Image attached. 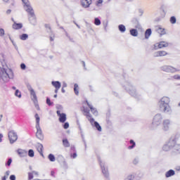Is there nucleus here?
Instances as JSON below:
<instances>
[{"mask_svg":"<svg viewBox=\"0 0 180 180\" xmlns=\"http://www.w3.org/2000/svg\"><path fill=\"white\" fill-rule=\"evenodd\" d=\"M63 144L64 147H70V142H68V140H67V139L63 140Z\"/></svg>","mask_w":180,"mask_h":180,"instance_id":"72a5a7b5","label":"nucleus"},{"mask_svg":"<svg viewBox=\"0 0 180 180\" xmlns=\"http://www.w3.org/2000/svg\"><path fill=\"white\" fill-rule=\"evenodd\" d=\"M176 146H180V144H176V142H175L174 146H173L174 152L178 154L180 153V148H176Z\"/></svg>","mask_w":180,"mask_h":180,"instance_id":"c85d7f7f","label":"nucleus"},{"mask_svg":"<svg viewBox=\"0 0 180 180\" xmlns=\"http://www.w3.org/2000/svg\"><path fill=\"white\" fill-rule=\"evenodd\" d=\"M12 12V11L11 10V9H8V10H7V11H6V13L8 14V15H9V13H11Z\"/></svg>","mask_w":180,"mask_h":180,"instance_id":"13d9d810","label":"nucleus"},{"mask_svg":"<svg viewBox=\"0 0 180 180\" xmlns=\"http://www.w3.org/2000/svg\"><path fill=\"white\" fill-rule=\"evenodd\" d=\"M124 88H125L126 91L129 92L131 96H134V98H139L140 95L136 91V88H134L129 82H125L123 84Z\"/></svg>","mask_w":180,"mask_h":180,"instance_id":"20e7f679","label":"nucleus"},{"mask_svg":"<svg viewBox=\"0 0 180 180\" xmlns=\"http://www.w3.org/2000/svg\"><path fill=\"white\" fill-rule=\"evenodd\" d=\"M21 70H26V65L25 63H22L20 65Z\"/></svg>","mask_w":180,"mask_h":180,"instance_id":"de8ad7c7","label":"nucleus"},{"mask_svg":"<svg viewBox=\"0 0 180 180\" xmlns=\"http://www.w3.org/2000/svg\"><path fill=\"white\" fill-rule=\"evenodd\" d=\"M124 180H134V175L129 174Z\"/></svg>","mask_w":180,"mask_h":180,"instance_id":"e433bc0d","label":"nucleus"},{"mask_svg":"<svg viewBox=\"0 0 180 180\" xmlns=\"http://www.w3.org/2000/svg\"><path fill=\"white\" fill-rule=\"evenodd\" d=\"M33 173H34V172H33L32 173H28V179L29 180H32L33 179Z\"/></svg>","mask_w":180,"mask_h":180,"instance_id":"37998d69","label":"nucleus"},{"mask_svg":"<svg viewBox=\"0 0 180 180\" xmlns=\"http://www.w3.org/2000/svg\"><path fill=\"white\" fill-rule=\"evenodd\" d=\"M4 117L3 115H0V122H2V118Z\"/></svg>","mask_w":180,"mask_h":180,"instance_id":"680f3d73","label":"nucleus"},{"mask_svg":"<svg viewBox=\"0 0 180 180\" xmlns=\"http://www.w3.org/2000/svg\"><path fill=\"white\" fill-rule=\"evenodd\" d=\"M4 137V135L2 134H0V143H2V138Z\"/></svg>","mask_w":180,"mask_h":180,"instance_id":"6e6d98bb","label":"nucleus"},{"mask_svg":"<svg viewBox=\"0 0 180 180\" xmlns=\"http://www.w3.org/2000/svg\"><path fill=\"white\" fill-rule=\"evenodd\" d=\"M6 178H8V176H4L2 178V180H6Z\"/></svg>","mask_w":180,"mask_h":180,"instance_id":"774afa93","label":"nucleus"},{"mask_svg":"<svg viewBox=\"0 0 180 180\" xmlns=\"http://www.w3.org/2000/svg\"><path fill=\"white\" fill-rule=\"evenodd\" d=\"M10 180H16V176L13 174L10 176Z\"/></svg>","mask_w":180,"mask_h":180,"instance_id":"3c124183","label":"nucleus"},{"mask_svg":"<svg viewBox=\"0 0 180 180\" xmlns=\"http://www.w3.org/2000/svg\"><path fill=\"white\" fill-rule=\"evenodd\" d=\"M22 27H23V25H22V23H14L13 25V28L15 30L22 29Z\"/></svg>","mask_w":180,"mask_h":180,"instance_id":"cd10ccee","label":"nucleus"},{"mask_svg":"<svg viewBox=\"0 0 180 180\" xmlns=\"http://www.w3.org/2000/svg\"><path fill=\"white\" fill-rule=\"evenodd\" d=\"M133 164H134V165H137V164H139V158H136L134 159Z\"/></svg>","mask_w":180,"mask_h":180,"instance_id":"a18cd8bd","label":"nucleus"},{"mask_svg":"<svg viewBox=\"0 0 180 180\" xmlns=\"http://www.w3.org/2000/svg\"><path fill=\"white\" fill-rule=\"evenodd\" d=\"M94 24L96 25V26H99L101 25V20H99V18H96L94 19Z\"/></svg>","mask_w":180,"mask_h":180,"instance_id":"4c0bfd02","label":"nucleus"},{"mask_svg":"<svg viewBox=\"0 0 180 180\" xmlns=\"http://www.w3.org/2000/svg\"><path fill=\"white\" fill-rule=\"evenodd\" d=\"M83 109L84 112V116L86 117V119H88V120L90 122L91 126H94V127H96V129L98 131H102V127H101V125L99 124V123H98V122H96L95 120L92 118V115H91V113H89V109L85 107H83Z\"/></svg>","mask_w":180,"mask_h":180,"instance_id":"7ed1b4c3","label":"nucleus"},{"mask_svg":"<svg viewBox=\"0 0 180 180\" xmlns=\"http://www.w3.org/2000/svg\"><path fill=\"white\" fill-rule=\"evenodd\" d=\"M86 103L87 104V105L89 106V108H90L91 111L92 112L93 115H94V116H98V110H96V108H94L92 106V105H91L88 101H86Z\"/></svg>","mask_w":180,"mask_h":180,"instance_id":"f3484780","label":"nucleus"},{"mask_svg":"<svg viewBox=\"0 0 180 180\" xmlns=\"http://www.w3.org/2000/svg\"><path fill=\"white\" fill-rule=\"evenodd\" d=\"M62 93H63V94H65V89H64L63 87H62Z\"/></svg>","mask_w":180,"mask_h":180,"instance_id":"e2e57ef3","label":"nucleus"},{"mask_svg":"<svg viewBox=\"0 0 180 180\" xmlns=\"http://www.w3.org/2000/svg\"><path fill=\"white\" fill-rule=\"evenodd\" d=\"M102 4H103V0H98L96 2V6H102Z\"/></svg>","mask_w":180,"mask_h":180,"instance_id":"a19ab883","label":"nucleus"},{"mask_svg":"<svg viewBox=\"0 0 180 180\" xmlns=\"http://www.w3.org/2000/svg\"><path fill=\"white\" fill-rule=\"evenodd\" d=\"M58 89H55V94H58Z\"/></svg>","mask_w":180,"mask_h":180,"instance_id":"0e129e2a","label":"nucleus"},{"mask_svg":"<svg viewBox=\"0 0 180 180\" xmlns=\"http://www.w3.org/2000/svg\"><path fill=\"white\" fill-rule=\"evenodd\" d=\"M17 153L20 157H26L27 155V151L23 149L17 150Z\"/></svg>","mask_w":180,"mask_h":180,"instance_id":"a211bd4d","label":"nucleus"},{"mask_svg":"<svg viewBox=\"0 0 180 180\" xmlns=\"http://www.w3.org/2000/svg\"><path fill=\"white\" fill-rule=\"evenodd\" d=\"M57 109H63V106L58 105V106L57 107Z\"/></svg>","mask_w":180,"mask_h":180,"instance_id":"338daca9","label":"nucleus"},{"mask_svg":"<svg viewBox=\"0 0 180 180\" xmlns=\"http://www.w3.org/2000/svg\"><path fill=\"white\" fill-rule=\"evenodd\" d=\"M29 20L32 25H36V15L34 13V18L32 15H29Z\"/></svg>","mask_w":180,"mask_h":180,"instance_id":"b1692460","label":"nucleus"},{"mask_svg":"<svg viewBox=\"0 0 180 180\" xmlns=\"http://www.w3.org/2000/svg\"><path fill=\"white\" fill-rule=\"evenodd\" d=\"M173 78L174 79H180V75H174Z\"/></svg>","mask_w":180,"mask_h":180,"instance_id":"8fccbe9b","label":"nucleus"},{"mask_svg":"<svg viewBox=\"0 0 180 180\" xmlns=\"http://www.w3.org/2000/svg\"><path fill=\"white\" fill-rule=\"evenodd\" d=\"M72 157V158H77V153H73Z\"/></svg>","mask_w":180,"mask_h":180,"instance_id":"4d7b16f0","label":"nucleus"},{"mask_svg":"<svg viewBox=\"0 0 180 180\" xmlns=\"http://www.w3.org/2000/svg\"><path fill=\"white\" fill-rule=\"evenodd\" d=\"M151 29H148L145 32V39H150V37L151 36Z\"/></svg>","mask_w":180,"mask_h":180,"instance_id":"a878e982","label":"nucleus"},{"mask_svg":"<svg viewBox=\"0 0 180 180\" xmlns=\"http://www.w3.org/2000/svg\"><path fill=\"white\" fill-rule=\"evenodd\" d=\"M48 158L51 162H54V161H56V157L51 153L49 155Z\"/></svg>","mask_w":180,"mask_h":180,"instance_id":"c756f323","label":"nucleus"},{"mask_svg":"<svg viewBox=\"0 0 180 180\" xmlns=\"http://www.w3.org/2000/svg\"><path fill=\"white\" fill-rule=\"evenodd\" d=\"M11 1V5L13 6L15 5V1L13 0H10Z\"/></svg>","mask_w":180,"mask_h":180,"instance_id":"bf43d9fd","label":"nucleus"},{"mask_svg":"<svg viewBox=\"0 0 180 180\" xmlns=\"http://www.w3.org/2000/svg\"><path fill=\"white\" fill-rule=\"evenodd\" d=\"M27 88L28 91H30L31 96H32V100L34 102V104L35 105V108L37 110H40V107H39V103L37 101V96H36V92H34V90L33 88H32V85L27 84Z\"/></svg>","mask_w":180,"mask_h":180,"instance_id":"0eeeda50","label":"nucleus"},{"mask_svg":"<svg viewBox=\"0 0 180 180\" xmlns=\"http://www.w3.org/2000/svg\"><path fill=\"white\" fill-rule=\"evenodd\" d=\"M74 92H75V95H77V96L79 95V86H78V84H75Z\"/></svg>","mask_w":180,"mask_h":180,"instance_id":"393cba45","label":"nucleus"},{"mask_svg":"<svg viewBox=\"0 0 180 180\" xmlns=\"http://www.w3.org/2000/svg\"><path fill=\"white\" fill-rule=\"evenodd\" d=\"M98 161L103 174L105 178H109V170L108 169V166H106V163H105V162L102 161L99 158Z\"/></svg>","mask_w":180,"mask_h":180,"instance_id":"1a4fd4ad","label":"nucleus"},{"mask_svg":"<svg viewBox=\"0 0 180 180\" xmlns=\"http://www.w3.org/2000/svg\"><path fill=\"white\" fill-rule=\"evenodd\" d=\"M75 24L76 25L77 27H78V29H81V27L78 25V24H77L76 22H75Z\"/></svg>","mask_w":180,"mask_h":180,"instance_id":"69168bd1","label":"nucleus"},{"mask_svg":"<svg viewBox=\"0 0 180 180\" xmlns=\"http://www.w3.org/2000/svg\"><path fill=\"white\" fill-rule=\"evenodd\" d=\"M56 113L59 117V122H60V123H65V120H67V115H65V113H61L60 110H57Z\"/></svg>","mask_w":180,"mask_h":180,"instance_id":"ddd939ff","label":"nucleus"},{"mask_svg":"<svg viewBox=\"0 0 180 180\" xmlns=\"http://www.w3.org/2000/svg\"><path fill=\"white\" fill-rule=\"evenodd\" d=\"M35 119L37 129L36 136L39 140H43V139H44V136L43 135V131H41V128L40 127V117H39V114H35Z\"/></svg>","mask_w":180,"mask_h":180,"instance_id":"39448f33","label":"nucleus"},{"mask_svg":"<svg viewBox=\"0 0 180 180\" xmlns=\"http://www.w3.org/2000/svg\"><path fill=\"white\" fill-rule=\"evenodd\" d=\"M169 44H168V42L166 41H160L159 42V44H158V49H164V47H168Z\"/></svg>","mask_w":180,"mask_h":180,"instance_id":"6ab92c4d","label":"nucleus"},{"mask_svg":"<svg viewBox=\"0 0 180 180\" xmlns=\"http://www.w3.org/2000/svg\"><path fill=\"white\" fill-rule=\"evenodd\" d=\"M10 174H11L10 171L6 172V176H7V178H8V176H9Z\"/></svg>","mask_w":180,"mask_h":180,"instance_id":"5fc2aeb1","label":"nucleus"},{"mask_svg":"<svg viewBox=\"0 0 180 180\" xmlns=\"http://www.w3.org/2000/svg\"><path fill=\"white\" fill-rule=\"evenodd\" d=\"M174 175H175V171L173 169H169L165 173L166 178H171V176H174Z\"/></svg>","mask_w":180,"mask_h":180,"instance_id":"aec40b11","label":"nucleus"},{"mask_svg":"<svg viewBox=\"0 0 180 180\" xmlns=\"http://www.w3.org/2000/svg\"><path fill=\"white\" fill-rule=\"evenodd\" d=\"M46 103L49 106H51V105H53V102H51L49 98H46Z\"/></svg>","mask_w":180,"mask_h":180,"instance_id":"79ce46f5","label":"nucleus"},{"mask_svg":"<svg viewBox=\"0 0 180 180\" xmlns=\"http://www.w3.org/2000/svg\"><path fill=\"white\" fill-rule=\"evenodd\" d=\"M162 123V115L156 114L153 120L152 127L153 129H155V127H158L160 124Z\"/></svg>","mask_w":180,"mask_h":180,"instance_id":"6e6552de","label":"nucleus"},{"mask_svg":"<svg viewBox=\"0 0 180 180\" xmlns=\"http://www.w3.org/2000/svg\"><path fill=\"white\" fill-rule=\"evenodd\" d=\"M135 19H136V18H134V19L132 20V22H133V23H134V25H136L137 22H136Z\"/></svg>","mask_w":180,"mask_h":180,"instance_id":"052dcab7","label":"nucleus"},{"mask_svg":"<svg viewBox=\"0 0 180 180\" xmlns=\"http://www.w3.org/2000/svg\"><path fill=\"white\" fill-rule=\"evenodd\" d=\"M169 102H171V101L169 98L167 96L162 97L159 101L158 106L160 112H163L164 113H171V112H172L169 106Z\"/></svg>","mask_w":180,"mask_h":180,"instance_id":"f03ea898","label":"nucleus"},{"mask_svg":"<svg viewBox=\"0 0 180 180\" xmlns=\"http://www.w3.org/2000/svg\"><path fill=\"white\" fill-rule=\"evenodd\" d=\"M8 39L11 40V43L15 46V42L13 41V39L11 37V34H8Z\"/></svg>","mask_w":180,"mask_h":180,"instance_id":"09e8293b","label":"nucleus"},{"mask_svg":"<svg viewBox=\"0 0 180 180\" xmlns=\"http://www.w3.org/2000/svg\"><path fill=\"white\" fill-rule=\"evenodd\" d=\"M68 127H70V124L68 122H65L64 124H63V129H68Z\"/></svg>","mask_w":180,"mask_h":180,"instance_id":"c03bdc74","label":"nucleus"},{"mask_svg":"<svg viewBox=\"0 0 180 180\" xmlns=\"http://www.w3.org/2000/svg\"><path fill=\"white\" fill-rule=\"evenodd\" d=\"M67 86H68L67 83L65 82H63L62 88H67Z\"/></svg>","mask_w":180,"mask_h":180,"instance_id":"864d4df0","label":"nucleus"},{"mask_svg":"<svg viewBox=\"0 0 180 180\" xmlns=\"http://www.w3.org/2000/svg\"><path fill=\"white\" fill-rule=\"evenodd\" d=\"M51 84L55 89H60V88H61V83L58 81H56V82L53 81L51 82Z\"/></svg>","mask_w":180,"mask_h":180,"instance_id":"412c9836","label":"nucleus"},{"mask_svg":"<svg viewBox=\"0 0 180 180\" xmlns=\"http://www.w3.org/2000/svg\"><path fill=\"white\" fill-rule=\"evenodd\" d=\"M170 23L172 25H175V23H176V18H175V16H172L170 18Z\"/></svg>","mask_w":180,"mask_h":180,"instance_id":"c9c22d12","label":"nucleus"},{"mask_svg":"<svg viewBox=\"0 0 180 180\" xmlns=\"http://www.w3.org/2000/svg\"><path fill=\"white\" fill-rule=\"evenodd\" d=\"M22 3L24 4L23 8L25 11L28 13V16L34 18V10H33V7H32L30 5L29 0H22Z\"/></svg>","mask_w":180,"mask_h":180,"instance_id":"423d86ee","label":"nucleus"},{"mask_svg":"<svg viewBox=\"0 0 180 180\" xmlns=\"http://www.w3.org/2000/svg\"><path fill=\"white\" fill-rule=\"evenodd\" d=\"M37 150L39 153V154L43 157V145H41V143L37 144Z\"/></svg>","mask_w":180,"mask_h":180,"instance_id":"5701e85b","label":"nucleus"},{"mask_svg":"<svg viewBox=\"0 0 180 180\" xmlns=\"http://www.w3.org/2000/svg\"><path fill=\"white\" fill-rule=\"evenodd\" d=\"M163 130L167 131L169 129V126H171V120L166 119L162 122Z\"/></svg>","mask_w":180,"mask_h":180,"instance_id":"4468645a","label":"nucleus"},{"mask_svg":"<svg viewBox=\"0 0 180 180\" xmlns=\"http://www.w3.org/2000/svg\"><path fill=\"white\" fill-rule=\"evenodd\" d=\"M174 146H175V140H170L163 146L162 150L163 151H169L174 148Z\"/></svg>","mask_w":180,"mask_h":180,"instance_id":"9b49d317","label":"nucleus"},{"mask_svg":"<svg viewBox=\"0 0 180 180\" xmlns=\"http://www.w3.org/2000/svg\"><path fill=\"white\" fill-rule=\"evenodd\" d=\"M8 140L10 141V144H13L18 141V134L16 131L11 130L8 133Z\"/></svg>","mask_w":180,"mask_h":180,"instance_id":"9d476101","label":"nucleus"},{"mask_svg":"<svg viewBox=\"0 0 180 180\" xmlns=\"http://www.w3.org/2000/svg\"><path fill=\"white\" fill-rule=\"evenodd\" d=\"M118 30H120V32H121V33H124V32H126V26L121 24L118 25Z\"/></svg>","mask_w":180,"mask_h":180,"instance_id":"bb28decb","label":"nucleus"},{"mask_svg":"<svg viewBox=\"0 0 180 180\" xmlns=\"http://www.w3.org/2000/svg\"><path fill=\"white\" fill-rule=\"evenodd\" d=\"M5 36V30L4 28H0V37H4Z\"/></svg>","mask_w":180,"mask_h":180,"instance_id":"ea45409f","label":"nucleus"},{"mask_svg":"<svg viewBox=\"0 0 180 180\" xmlns=\"http://www.w3.org/2000/svg\"><path fill=\"white\" fill-rule=\"evenodd\" d=\"M11 164H12V158L8 159V160L7 161V163H6L8 167H11Z\"/></svg>","mask_w":180,"mask_h":180,"instance_id":"49530a36","label":"nucleus"},{"mask_svg":"<svg viewBox=\"0 0 180 180\" xmlns=\"http://www.w3.org/2000/svg\"><path fill=\"white\" fill-rule=\"evenodd\" d=\"M29 38V35L27 34H22V35H20V40H27Z\"/></svg>","mask_w":180,"mask_h":180,"instance_id":"7c9ffc66","label":"nucleus"},{"mask_svg":"<svg viewBox=\"0 0 180 180\" xmlns=\"http://www.w3.org/2000/svg\"><path fill=\"white\" fill-rule=\"evenodd\" d=\"M131 36L134 37H137L139 36V32L136 29H131L129 31Z\"/></svg>","mask_w":180,"mask_h":180,"instance_id":"4be33fe9","label":"nucleus"},{"mask_svg":"<svg viewBox=\"0 0 180 180\" xmlns=\"http://www.w3.org/2000/svg\"><path fill=\"white\" fill-rule=\"evenodd\" d=\"M130 144H131V146H129L128 147L129 150H131V149L134 148V147L136 146V143L133 140L130 141Z\"/></svg>","mask_w":180,"mask_h":180,"instance_id":"2f4dec72","label":"nucleus"},{"mask_svg":"<svg viewBox=\"0 0 180 180\" xmlns=\"http://www.w3.org/2000/svg\"><path fill=\"white\" fill-rule=\"evenodd\" d=\"M162 70L165 72H178L179 71V70L169 65L162 66Z\"/></svg>","mask_w":180,"mask_h":180,"instance_id":"f8f14e48","label":"nucleus"},{"mask_svg":"<svg viewBox=\"0 0 180 180\" xmlns=\"http://www.w3.org/2000/svg\"><path fill=\"white\" fill-rule=\"evenodd\" d=\"M28 155L29 157H34V151H33L32 149L29 150Z\"/></svg>","mask_w":180,"mask_h":180,"instance_id":"58836bf2","label":"nucleus"},{"mask_svg":"<svg viewBox=\"0 0 180 180\" xmlns=\"http://www.w3.org/2000/svg\"><path fill=\"white\" fill-rule=\"evenodd\" d=\"M91 4H92V0H82L81 1V5L83 8H89L91 6Z\"/></svg>","mask_w":180,"mask_h":180,"instance_id":"2eb2a0df","label":"nucleus"},{"mask_svg":"<svg viewBox=\"0 0 180 180\" xmlns=\"http://www.w3.org/2000/svg\"><path fill=\"white\" fill-rule=\"evenodd\" d=\"M134 20L136 22V24H135L136 29H141V25H140V22H139V19L135 18Z\"/></svg>","mask_w":180,"mask_h":180,"instance_id":"473e14b6","label":"nucleus"},{"mask_svg":"<svg viewBox=\"0 0 180 180\" xmlns=\"http://www.w3.org/2000/svg\"><path fill=\"white\" fill-rule=\"evenodd\" d=\"M168 53L165 51H158L154 53V57H164L165 56H167Z\"/></svg>","mask_w":180,"mask_h":180,"instance_id":"dca6fc26","label":"nucleus"},{"mask_svg":"<svg viewBox=\"0 0 180 180\" xmlns=\"http://www.w3.org/2000/svg\"><path fill=\"white\" fill-rule=\"evenodd\" d=\"M1 64L3 68H0V81L8 82L9 79H13V71L8 68L5 61H3Z\"/></svg>","mask_w":180,"mask_h":180,"instance_id":"f257e3e1","label":"nucleus"},{"mask_svg":"<svg viewBox=\"0 0 180 180\" xmlns=\"http://www.w3.org/2000/svg\"><path fill=\"white\" fill-rule=\"evenodd\" d=\"M15 96H18V98H22V93H20L19 89L15 90Z\"/></svg>","mask_w":180,"mask_h":180,"instance_id":"f704fd0d","label":"nucleus"},{"mask_svg":"<svg viewBox=\"0 0 180 180\" xmlns=\"http://www.w3.org/2000/svg\"><path fill=\"white\" fill-rule=\"evenodd\" d=\"M50 40L51 41H54V34L50 36Z\"/></svg>","mask_w":180,"mask_h":180,"instance_id":"603ef678","label":"nucleus"}]
</instances>
